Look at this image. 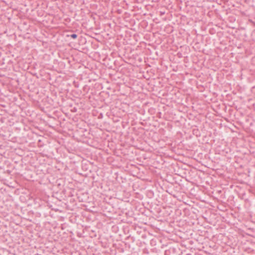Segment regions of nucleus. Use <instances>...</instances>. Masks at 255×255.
I'll list each match as a JSON object with an SVG mask.
<instances>
[{
  "label": "nucleus",
  "mask_w": 255,
  "mask_h": 255,
  "mask_svg": "<svg viewBox=\"0 0 255 255\" xmlns=\"http://www.w3.org/2000/svg\"><path fill=\"white\" fill-rule=\"evenodd\" d=\"M71 37L73 38V39H75L76 38H77V35L76 34H72L71 35H70Z\"/></svg>",
  "instance_id": "nucleus-1"
}]
</instances>
